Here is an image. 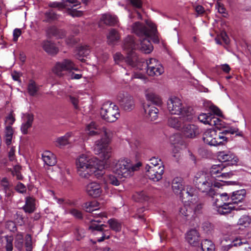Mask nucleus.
I'll return each mask as SVG.
<instances>
[{
    "label": "nucleus",
    "mask_w": 251,
    "mask_h": 251,
    "mask_svg": "<svg viewBox=\"0 0 251 251\" xmlns=\"http://www.w3.org/2000/svg\"><path fill=\"white\" fill-rule=\"evenodd\" d=\"M88 134L90 136L99 134L100 140H97L94 146L95 154H100L103 160H99L95 157L90 158L88 155L82 154L76 160V165L79 172H84L89 170L91 173L102 171L104 168V160L108 159L111 156V148L109 145L113 133L111 131L105 127L99 128L96 123L91 122L86 127Z\"/></svg>",
    "instance_id": "f257e3e1"
},
{
    "label": "nucleus",
    "mask_w": 251,
    "mask_h": 251,
    "mask_svg": "<svg viewBox=\"0 0 251 251\" xmlns=\"http://www.w3.org/2000/svg\"><path fill=\"white\" fill-rule=\"evenodd\" d=\"M238 131L237 128H230L218 134L215 130L208 129L204 132L202 139L205 143L210 146L224 145L227 142L228 138L226 136V135L236 134V135H239L237 133Z\"/></svg>",
    "instance_id": "f03ea898"
},
{
    "label": "nucleus",
    "mask_w": 251,
    "mask_h": 251,
    "mask_svg": "<svg viewBox=\"0 0 251 251\" xmlns=\"http://www.w3.org/2000/svg\"><path fill=\"white\" fill-rule=\"evenodd\" d=\"M167 107L172 114L185 116L186 120H192L193 118L192 108L190 107H183L181 100L177 97H175L168 100Z\"/></svg>",
    "instance_id": "7ed1b4c3"
},
{
    "label": "nucleus",
    "mask_w": 251,
    "mask_h": 251,
    "mask_svg": "<svg viewBox=\"0 0 251 251\" xmlns=\"http://www.w3.org/2000/svg\"><path fill=\"white\" fill-rule=\"evenodd\" d=\"M146 24L149 27L140 22L134 23L132 26V29L134 33L138 36L140 39L146 37H151V36H154V42L158 43V39H156L155 33L157 32L156 25L151 22L146 21Z\"/></svg>",
    "instance_id": "20e7f679"
},
{
    "label": "nucleus",
    "mask_w": 251,
    "mask_h": 251,
    "mask_svg": "<svg viewBox=\"0 0 251 251\" xmlns=\"http://www.w3.org/2000/svg\"><path fill=\"white\" fill-rule=\"evenodd\" d=\"M79 1L77 0H62L61 2H50L49 6L52 8H58V9L66 8L70 11L69 14L73 17H80L83 15V11L77 10L80 7Z\"/></svg>",
    "instance_id": "39448f33"
},
{
    "label": "nucleus",
    "mask_w": 251,
    "mask_h": 251,
    "mask_svg": "<svg viewBox=\"0 0 251 251\" xmlns=\"http://www.w3.org/2000/svg\"><path fill=\"white\" fill-rule=\"evenodd\" d=\"M100 114L102 119L111 123L115 122L120 116L118 106L109 101L103 104Z\"/></svg>",
    "instance_id": "423d86ee"
},
{
    "label": "nucleus",
    "mask_w": 251,
    "mask_h": 251,
    "mask_svg": "<svg viewBox=\"0 0 251 251\" xmlns=\"http://www.w3.org/2000/svg\"><path fill=\"white\" fill-rule=\"evenodd\" d=\"M217 189L215 190V194L213 196H211L212 199L214 209L220 215H226L230 213L232 210H239L242 209L236 206H232L231 203H224L222 201L221 196H219V193L217 192Z\"/></svg>",
    "instance_id": "0eeeda50"
},
{
    "label": "nucleus",
    "mask_w": 251,
    "mask_h": 251,
    "mask_svg": "<svg viewBox=\"0 0 251 251\" xmlns=\"http://www.w3.org/2000/svg\"><path fill=\"white\" fill-rule=\"evenodd\" d=\"M209 110L210 112L208 113L200 114L198 116L199 120L205 125L218 126L221 120L215 117V115L220 116L222 115V112L218 107L213 104L210 105Z\"/></svg>",
    "instance_id": "6e6552de"
},
{
    "label": "nucleus",
    "mask_w": 251,
    "mask_h": 251,
    "mask_svg": "<svg viewBox=\"0 0 251 251\" xmlns=\"http://www.w3.org/2000/svg\"><path fill=\"white\" fill-rule=\"evenodd\" d=\"M142 165V164L140 162L133 165L130 159L127 158H122L116 163V173H133L137 172L140 170Z\"/></svg>",
    "instance_id": "1a4fd4ad"
},
{
    "label": "nucleus",
    "mask_w": 251,
    "mask_h": 251,
    "mask_svg": "<svg viewBox=\"0 0 251 251\" xmlns=\"http://www.w3.org/2000/svg\"><path fill=\"white\" fill-rule=\"evenodd\" d=\"M144 68H147V73L151 76H159L164 72L162 65L155 58H150L147 63L143 64Z\"/></svg>",
    "instance_id": "9d476101"
},
{
    "label": "nucleus",
    "mask_w": 251,
    "mask_h": 251,
    "mask_svg": "<svg viewBox=\"0 0 251 251\" xmlns=\"http://www.w3.org/2000/svg\"><path fill=\"white\" fill-rule=\"evenodd\" d=\"M73 70L77 71L78 67L70 59H65L62 62H58L54 66L53 71L58 75H61L63 71L71 72Z\"/></svg>",
    "instance_id": "9b49d317"
},
{
    "label": "nucleus",
    "mask_w": 251,
    "mask_h": 251,
    "mask_svg": "<svg viewBox=\"0 0 251 251\" xmlns=\"http://www.w3.org/2000/svg\"><path fill=\"white\" fill-rule=\"evenodd\" d=\"M179 197L182 201L184 202L188 201L193 203L196 202L198 199L196 189L189 185L187 186L186 188H184L180 192Z\"/></svg>",
    "instance_id": "f8f14e48"
},
{
    "label": "nucleus",
    "mask_w": 251,
    "mask_h": 251,
    "mask_svg": "<svg viewBox=\"0 0 251 251\" xmlns=\"http://www.w3.org/2000/svg\"><path fill=\"white\" fill-rule=\"evenodd\" d=\"M117 100L121 108L125 111H131L134 108L133 99L127 93H120L117 96Z\"/></svg>",
    "instance_id": "ddd939ff"
},
{
    "label": "nucleus",
    "mask_w": 251,
    "mask_h": 251,
    "mask_svg": "<svg viewBox=\"0 0 251 251\" xmlns=\"http://www.w3.org/2000/svg\"><path fill=\"white\" fill-rule=\"evenodd\" d=\"M217 154L218 160L221 162H227L228 165L236 164L238 160L235 154L229 151H219Z\"/></svg>",
    "instance_id": "4468645a"
},
{
    "label": "nucleus",
    "mask_w": 251,
    "mask_h": 251,
    "mask_svg": "<svg viewBox=\"0 0 251 251\" xmlns=\"http://www.w3.org/2000/svg\"><path fill=\"white\" fill-rule=\"evenodd\" d=\"M222 186L220 182H215L213 186L212 181L209 179L207 181H203L202 184L197 186V187L201 192L205 193L209 197L213 196L215 194V187L220 188Z\"/></svg>",
    "instance_id": "2eb2a0df"
},
{
    "label": "nucleus",
    "mask_w": 251,
    "mask_h": 251,
    "mask_svg": "<svg viewBox=\"0 0 251 251\" xmlns=\"http://www.w3.org/2000/svg\"><path fill=\"white\" fill-rule=\"evenodd\" d=\"M139 47V43L135 42V39L133 36L128 35L125 39L123 48L126 52V57L130 55L131 56V55H133V54H136L134 50H138Z\"/></svg>",
    "instance_id": "dca6fc26"
},
{
    "label": "nucleus",
    "mask_w": 251,
    "mask_h": 251,
    "mask_svg": "<svg viewBox=\"0 0 251 251\" xmlns=\"http://www.w3.org/2000/svg\"><path fill=\"white\" fill-rule=\"evenodd\" d=\"M238 247L239 251H251V248L247 241L243 242L241 239L236 238L228 245L222 246L224 251H228L233 247Z\"/></svg>",
    "instance_id": "f3484780"
},
{
    "label": "nucleus",
    "mask_w": 251,
    "mask_h": 251,
    "mask_svg": "<svg viewBox=\"0 0 251 251\" xmlns=\"http://www.w3.org/2000/svg\"><path fill=\"white\" fill-rule=\"evenodd\" d=\"M125 61L128 65L133 68H136L137 69L142 71L146 70L147 71V68H144L143 64L147 63L148 60L139 58L137 54L129 56L126 58Z\"/></svg>",
    "instance_id": "a211bd4d"
},
{
    "label": "nucleus",
    "mask_w": 251,
    "mask_h": 251,
    "mask_svg": "<svg viewBox=\"0 0 251 251\" xmlns=\"http://www.w3.org/2000/svg\"><path fill=\"white\" fill-rule=\"evenodd\" d=\"M106 226L103 224L99 225L95 221L92 222L89 226V229L94 232L98 231L102 232V236L97 239L98 242L103 241L105 239H109L110 238V231L109 230H105L103 231V227H106Z\"/></svg>",
    "instance_id": "6ab92c4d"
},
{
    "label": "nucleus",
    "mask_w": 251,
    "mask_h": 251,
    "mask_svg": "<svg viewBox=\"0 0 251 251\" xmlns=\"http://www.w3.org/2000/svg\"><path fill=\"white\" fill-rule=\"evenodd\" d=\"M150 161L151 165L147 164L145 167L147 172L151 171L154 173H164V167L162 165L160 159L154 157H152Z\"/></svg>",
    "instance_id": "aec40b11"
},
{
    "label": "nucleus",
    "mask_w": 251,
    "mask_h": 251,
    "mask_svg": "<svg viewBox=\"0 0 251 251\" xmlns=\"http://www.w3.org/2000/svg\"><path fill=\"white\" fill-rule=\"evenodd\" d=\"M178 117L171 116L168 118V124L169 126L176 128V129H180L182 126H183L184 122L185 121H190L191 120H186V117L182 115H179Z\"/></svg>",
    "instance_id": "412c9836"
},
{
    "label": "nucleus",
    "mask_w": 251,
    "mask_h": 251,
    "mask_svg": "<svg viewBox=\"0 0 251 251\" xmlns=\"http://www.w3.org/2000/svg\"><path fill=\"white\" fill-rule=\"evenodd\" d=\"M182 132L187 138H193L200 133L198 126L193 124L185 125L183 126Z\"/></svg>",
    "instance_id": "4be33fe9"
},
{
    "label": "nucleus",
    "mask_w": 251,
    "mask_h": 251,
    "mask_svg": "<svg viewBox=\"0 0 251 251\" xmlns=\"http://www.w3.org/2000/svg\"><path fill=\"white\" fill-rule=\"evenodd\" d=\"M87 194L93 198L100 197L102 193V189L98 183L93 182L89 183L86 187Z\"/></svg>",
    "instance_id": "5701e85b"
},
{
    "label": "nucleus",
    "mask_w": 251,
    "mask_h": 251,
    "mask_svg": "<svg viewBox=\"0 0 251 251\" xmlns=\"http://www.w3.org/2000/svg\"><path fill=\"white\" fill-rule=\"evenodd\" d=\"M200 238V233L196 229H191L186 233V240L190 245L193 246H196L199 244Z\"/></svg>",
    "instance_id": "b1692460"
},
{
    "label": "nucleus",
    "mask_w": 251,
    "mask_h": 251,
    "mask_svg": "<svg viewBox=\"0 0 251 251\" xmlns=\"http://www.w3.org/2000/svg\"><path fill=\"white\" fill-rule=\"evenodd\" d=\"M143 108L146 117L151 121H154L157 118L159 110L154 106L145 104L143 105Z\"/></svg>",
    "instance_id": "393cba45"
},
{
    "label": "nucleus",
    "mask_w": 251,
    "mask_h": 251,
    "mask_svg": "<svg viewBox=\"0 0 251 251\" xmlns=\"http://www.w3.org/2000/svg\"><path fill=\"white\" fill-rule=\"evenodd\" d=\"M151 37L140 39L138 49L145 53H150L153 50V46L150 40Z\"/></svg>",
    "instance_id": "a878e982"
},
{
    "label": "nucleus",
    "mask_w": 251,
    "mask_h": 251,
    "mask_svg": "<svg viewBox=\"0 0 251 251\" xmlns=\"http://www.w3.org/2000/svg\"><path fill=\"white\" fill-rule=\"evenodd\" d=\"M42 47L43 50L50 55H56L59 51L58 48L55 46L54 44L48 40L43 41Z\"/></svg>",
    "instance_id": "bb28decb"
},
{
    "label": "nucleus",
    "mask_w": 251,
    "mask_h": 251,
    "mask_svg": "<svg viewBox=\"0 0 251 251\" xmlns=\"http://www.w3.org/2000/svg\"><path fill=\"white\" fill-rule=\"evenodd\" d=\"M25 213H32L36 209L35 200L32 197H26L25 198V204L23 207Z\"/></svg>",
    "instance_id": "cd10ccee"
},
{
    "label": "nucleus",
    "mask_w": 251,
    "mask_h": 251,
    "mask_svg": "<svg viewBox=\"0 0 251 251\" xmlns=\"http://www.w3.org/2000/svg\"><path fill=\"white\" fill-rule=\"evenodd\" d=\"M246 190L241 189L233 192L230 196V200L231 203L235 204L241 202L243 200L246 196Z\"/></svg>",
    "instance_id": "c85d7f7f"
},
{
    "label": "nucleus",
    "mask_w": 251,
    "mask_h": 251,
    "mask_svg": "<svg viewBox=\"0 0 251 251\" xmlns=\"http://www.w3.org/2000/svg\"><path fill=\"white\" fill-rule=\"evenodd\" d=\"M182 181L183 179L180 177H175L173 180L172 184V189L175 194L180 195V192H181L184 189Z\"/></svg>",
    "instance_id": "c756f323"
},
{
    "label": "nucleus",
    "mask_w": 251,
    "mask_h": 251,
    "mask_svg": "<svg viewBox=\"0 0 251 251\" xmlns=\"http://www.w3.org/2000/svg\"><path fill=\"white\" fill-rule=\"evenodd\" d=\"M42 159L45 163L49 166H53L56 163V159L50 151H46L42 154Z\"/></svg>",
    "instance_id": "7c9ffc66"
},
{
    "label": "nucleus",
    "mask_w": 251,
    "mask_h": 251,
    "mask_svg": "<svg viewBox=\"0 0 251 251\" xmlns=\"http://www.w3.org/2000/svg\"><path fill=\"white\" fill-rule=\"evenodd\" d=\"M25 117L26 121L25 123L22 124L21 126V131L24 134H26L28 132V129L32 126L34 120V116L32 114H26Z\"/></svg>",
    "instance_id": "2f4dec72"
},
{
    "label": "nucleus",
    "mask_w": 251,
    "mask_h": 251,
    "mask_svg": "<svg viewBox=\"0 0 251 251\" xmlns=\"http://www.w3.org/2000/svg\"><path fill=\"white\" fill-rule=\"evenodd\" d=\"M40 87L32 79H30L27 85V90L30 96H36L39 90Z\"/></svg>",
    "instance_id": "473e14b6"
},
{
    "label": "nucleus",
    "mask_w": 251,
    "mask_h": 251,
    "mask_svg": "<svg viewBox=\"0 0 251 251\" xmlns=\"http://www.w3.org/2000/svg\"><path fill=\"white\" fill-rule=\"evenodd\" d=\"M100 22H103L106 25H115L117 23V18L114 16L105 14L100 18Z\"/></svg>",
    "instance_id": "72a5a7b5"
},
{
    "label": "nucleus",
    "mask_w": 251,
    "mask_h": 251,
    "mask_svg": "<svg viewBox=\"0 0 251 251\" xmlns=\"http://www.w3.org/2000/svg\"><path fill=\"white\" fill-rule=\"evenodd\" d=\"M117 176H114L112 174H109L108 176V181L109 183L118 186L120 185V180L119 179H121L122 177H127L128 176H130V174H126V176H124L125 174H115Z\"/></svg>",
    "instance_id": "f704fd0d"
},
{
    "label": "nucleus",
    "mask_w": 251,
    "mask_h": 251,
    "mask_svg": "<svg viewBox=\"0 0 251 251\" xmlns=\"http://www.w3.org/2000/svg\"><path fill=\"white\" fill-rule=\"evenodd\" d=\"M72 136V132L67 133L64 136L59 137L57 139V146L60 147L65 146L72 142L71 138Z\"/></svg>",
    "instance_id": "c9c22d12"
},
{
    "label": "nucleus",
    "mask_w": 251,
    "mask_h": 251,
    "mask_svg": "<svg viewBox=\"0 0 251 251\" xmlns=\"http://www.w3.org/2000/svg\"><path fill=\"white\" fill-rule=\"evenodd\" d=\"M201 251H215V246L211 240L204 239L201 242Z\"/></svg>",
    "instance_id": "e433bc0d"
},
{
    "label": "nucleus",
    "mask_w": 251,
    "mask_h": 251,
    "mask_svg": "<svg viewBox=\"0 0 251 251\" xmlns=\"http://www.w3.org/2000/svg\"><path fill=\"white\" fill-rule=\"evenodd\" d=\"M24 233L18 232L15 237L14 246L19 251H21L24 245Z\"/></svg>",
    "instance_id": "4c0bfd02"
},
{
    "label": "nucleus",
    "mask_w": 251,
    "mask_h": 251,
    "mask_svg": "<svg viewBox=\"0 0 251 251\" xmlns=\"http://www.w3.org/2000/svg\"><path fill=\"white\" fill-rule=\"evenodd\" d=\"M212 175V174H197L194 179L196 187L202 184L203 181L210 179Z\"/></svg>",
    "instance_id": "58836bf2"
},
{
    "label": "nucleus",
    "mask_w": 251,
    "mask_h": 251,
    "mask_svg": "<svg viewBox=\"0 0 251 251\" xmlns=\"http://www.w3.org/2000/svg\"><path fill=\"white\" fill-rule=\"evenodd\" d=\"M146 97L147 100L151 101L153 104L159 105L162 103V100L160 98L154 93H147L146 95Z\"/></svg>",
    "instance_id": "ea45409f"
},
{
    "label": "nucleus",
    "mask_w": 251,
    "mask_h": 251,
    "mask_svg": "<svg viewBox=\"0 0 251 251\" xmlns=\"http://www.w3.org/2000/svg\"><path fill=\"white\" fill-rule=\"evenodd\" d=\"M77 55L78 56V58L79 60L82 61L83 59L80 58L81 57L87 56L90 52L89 46H81L78 47L76 49Z\"/></svg>",
    "instance_id": "a19ab883"
},
{
    "label": "nucleus",
    "mask_w": 251,
    "mask_h": 251,
    "mask_svg": "<svg viewBox=\"0 0 251 251\" xmlns=\"http://www.w3.org/2000/svg\"><path fill=\"white\" fill-rule=\"evenodd\" d=\"M99 203L96 201H93L84 203L83 207L88 212H92L98 209Z\"/></svg>",
    "instance_id": "79ce46f5"
},
{
    "label": "nucleus",
    "mask_w": 251,
    "mask_h": 251,
    "mask_svg": "<svg viewBox=\"0 0 251 251\" xmlns=\"http://www.w3.org/2000/svg\"><path fill=\"white\" fill-rule=\"evenodd\" d=\"M45 19L43 22L46 23H50L57 19L56 13L53 10L47 11L45 14Z\"/></svg>",
    "instance_id": "37998d69"
},
{
    "label": "nucleus",
    "mask_w": 251,
    "mask_h": 251,
    "mask_svg": "<svg viewBox=\"0 0 251 251\" xmlns=\"http://www.w3.org/2000/svg\"><path fill=\"white\" fill-rule=\"evenodd\" d=\"M13 135V129L12 126H6L5 130V142L7 146L11 144Z\"/></svg>",
    "instance_id": "c03bdc74"
},
{
    "label": "nucleus",
    "mask_w": 251,
    "mask_h": 251,
    "mask_svg": "<svg viewBox=\"0 0 251 251\" xmlns=\"http://www.w3.org/2000/svg\"><path fill=\"white\" fill-rule=\"evenodd\" d=\"M120 39L119 35L117 31L115 29H112L109 32L107 36V39L109 44H113L115 42Z\"/></svg>",
    "instance_id": "a18cd8bd"
},
{
    "label": "nucleus",
    "mask_w": 251,
    "mask_h": 251,
    "mask_svg": "<svg viewBox=\"0 0 251 251\" xmlns=\"http://www.w3.org/2000/svg\"><path fill=\"white\" fill-rule=\"evenodd\" d=\"M133 198L136 201L139 202L147 201L149 199V196L143 191L136 192L133 195Z\"/></svg>",
    "instance_id": "49530a36"
},
{
    "label": "nucleus",
    "mask_w": 251,
    "mask_h": 251,
    "mask_svg": "<svg viewBox=\"0 0 251 251\" xmlns=\"http://www.w3.org/2000/svg\"><path fill=\"white\" fill-rule=\"evenodd\" d=\"M110 228L114 231L118 232L121 230V224L117 220L115 219H110L108 221Z\"/></svg>",
    "instance_id": "de8ad7c7"
},
{
    "label": "nucleus",
    "mask_w": 251,
    "mask_h": 251,
    "mask_svg": "<svg viewBox=\"0 0 251 251\" xmlns=\"http://www.w3.org/2000/svg\"><path fill=\"white\" fill-rule=\"evenodd\" d=\"M5 240V248L6 251H12L13 249V237L12 235H6L4 236Z\"/></svg>",
    "instance_id": "09e8293b"
},
{
    "label": "nucleus",
    "mask_w": 251,
    "mask_h": 251,
    "mask_svg": "<svg viewBox=\"0 0 251 251\" xmlns=\"http://www.w3.org/2000/svg\"><path fill=\"white\" fill-rule=\"evenodd\" d=\"M251 223V219L247 215L242 216L238 220V224L245 227L248 226Z\"/></svg>",
    "instance_id": "8fccbe9b"
},
{
    "label": "nucleus",
    "mask_w": 251,
    "mask_h": 251,
    "mask_svg": "<svg viewBox=\"0 0 251 251\" xmlns=\"http://www.w3.org/2000/svg\"><path fill=\"white\" fill-rule=\"evenodd\" d=\"M85 231L84 229L79 227H76L74 230V234L75 239L77 241H80L84 237Z\"/></svg>",
    "instance_id": "3c124183"
},
{
    "label": "nucleus",
    "mask_w": 251,
    "mask_h": 251,
    "mask_svg": "<svg viewBox=\"0 0 251 251\" xmlns=\"http://www.w3.org/2000/svg\"><path fill=\"white\" fill-rule=\"evenodd\" d=\"M32 237L30 234H27L25 237V247L26 251H31L32 249Z\"/></svg>",
    "instance_id": "603ef678"
},
{
    "label": "nucleus",
    "mask_w": 251,
    "mask_h": 251,
    "mask_svg": "<svg viewBox=\"0 0 251 251\" xmlns=\"http://www.w3.org/2000/svg\"><path fill=\"white\" fill-rule=\"evenodd\" d=\"M69 213L73 216L75 218L77 219H83V214L82 212L75 208H71L69 210Z\"/></svg>",
    "instance_id": "864d4df0"
},
{
    "label": "nucleus",
    "mask_w": 251,
    "mask_h": 251,
    "mask_svg": "<svg viewBox=\"0 0 251 251\" xmlns=\"http://www.w3.org/2000/svg\"><path fill=\"white\" fill-rule=\"evenodd\" d=\"M163 174H146V177H148L153 182H157L162 178Z\"/></svg>",
    "instance_id": "5fc2aeb1"
},
{
    "label": "nucleus",
    "mask_w": 251,
    "mask_h": 251,
    "mask_svg": "<svg viewBox=\"0 0 251 251\" xmlns=\"http://www.w3.org/2000/svg\"><path fill=\"white\" fill-rule=\"evenodd\" d=\"M226 166L223 164L213 165L211 166L209 173H221Z\"/></svg>",
    "instance_id": "6e6d98bb"
},
{
    "label": "nucleus",
    "mask_w": 251,
    "mask_h": 251,
    "mask_svg": "<svg viewBox=\"0 0 251 251\" xmlns=\"http://www.w3.org/2000/svg\"><path fill=\"white\" fill-rule=\"evenodd\" d=\"M5 228L13 232H14L17 229L16 224L12 221H9L6 222Z\"/></svg>",
    "instance_id": "4d7b16f0"
},
{
    "label": "nucleus",
    "mask_w": 251,
    "mask_h": 251,
    "mask_svg": "<svg viewBox=\"0 0 251 251\" xmlns=\"http://www.w3.org/2000/svg\"><path fill=\"white\" fill-rule=\"evenodd\" d=\"M179 213L180 214L186 217V219H187L188 217L191 215V211L188 210L187 208L185 206H184L180 208Z\"/></svg>",
    "instance_id": "13d9d810"
},
{
    "label": "nucleus",
    "mask_w": 251,
    "mask_h": 251,
    "mask_svg": "<svg viewBox=\"0 0 251 251\" xmlns=\"http://www.w3.org/2000/svg\"><path fill=\"white\" fill-rule=\"evenodd\" d=\"M15 190L18 192L23 194L26 191L25 185L21 182H18L15 187Z\"/></svg>",
    "instance_id": "bf43d9fd"
},
{
    "label": "nucleus",
    "mask_w": 251,
    "mask_h": 251,
    "mask_svg": "<svg viewBox=\"0 0 251 251\" xmlns=\"http://www.w3.org/2000/svg\"><path fill=\"white\" fill-rule=\"evenodd\" d=\"M22 34V30L20 28H15L13 30V41L16 42L18 41L19 37Z\"/></svg>",
    "instance_id": "052dcab7"
},
{
    "label": "nucleus",
    "mask_w": 251,
    "mask_h": 251,
    "mask_svg": "<svg viewBox=\"0 0 251 251\" xmlns=\"http://www.w3.org/2000/svg\"><path fill=\"white\" fill-rule=\"evenodd\" d=\"M181 150V148L180 147L179 145L178 144H176L175 143L174 145V148L172 149V152L174 153L173 156L175 157L177 156L179 157V155H178V154Z\"/></svg>",
    "instance_id": "680f3d73"
},
{
    "label": "nucleus",
    "mask_w": 251,
    "mask_h": 251,
    "mask_svg": "<svg viewBox=\"0 0 251 251\" xmlns=\"http://www.w3.org/2000/svg\"><path fill=\"white\" fill-rule=\"evenodd\" d=\"M15 119L12 114H10L6 118L5 122L8 125L7 126H11L15 122Z\"/></svg>",
    "instance_id": "e2e57ef3"
},
{
    "label": "nucleus",
    "mask_w": 251,
    "mask_h": 251,
    "mask_svg": "<svg viewBox=\"0 0 251 251\" xmlns=\"http://www.w3.org/2000/svg\"><path fill=\"white\" fill-rule=\"evenodd\" d=\"M69 100L72 103V104L74 105V108L75 109H77L78 108V100L77 98L70 96H69Z\"/></svg>",
    "instance_id": "0e129e2a"
},
{
    "label": "nucleus",
    "mask_w": 251,
    "mask_h": 251,
    "mask_svg": "<svg viewBox=\"0 0 251 251\" xmlns=\"http://www.w3.org/2000/svg\"><path fill=\"white\" fill-rule=\"evenodd\" d=\"M1 184L2 186L3 187L5 191L9 190V182L6 177H3L2 178V179L1 180Z\"/></svg>",
    "instance_id": "69168bd1"
},
{
    "label": "nucleus",
    "mask_w": 251,
    "mask_h": 251,
    "mask_svg": "<svg viewBox=\"0 0 251 251\" xmlns=\"http://www.w3.org/2000/svg\"><path fill=\"white\" fill-rule=\"evenodd\" d=\"M130 3L135 7L140 8L142 6L141 0H129Z\"/></svg>",
    "instance_id": "338daca9"
},
{
    "label": "nucleus",
    "mask_w": 251,
    "mask_h": 251,
    "mask_svg": "<svg viewBox=\"0 0 251 251\" xmlns=\"http://www.w3.org/2000/svg\"><path fill=\"white\" fill-rule=\"evenodd\" d=\"M15 147H12L10 149L8 152V157L10 161H13L15 159Z\"/></svg>",
    "instance_id": "774afa93"
}]
</instances>
